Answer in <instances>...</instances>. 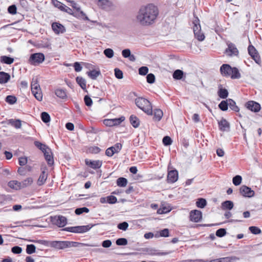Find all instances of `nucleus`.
Listing matches in <instances>:
<instances>
[{
    "instance_id": "09e8293b",
    "label": "nucleus",
    "mask_w": 262,
    "mask_h": 262,
    "mask_svg": "<svg viewBox=\"0 0 262 262\" xmlns=\"http://www.w3.org/2000/svg\"><path fill=\"white\" fill-rule=\"evenodd\" d=\"M249 230L253 234H259L261 233V231L258 227L256 226H250L249 228Z\"/></svg>"
},
{
    "instance_id": "2eb2a0df",
    "label": "nucleus",
    "mask_w": 262,
    "mask_h": 262,
    "mask_svg": "<svg viewBox=\"0 0 262 262\" xmlns=\"http://www.w3.org/2000/svg\"><path fill=\"white\" fill-rule=\"evenodd\" d=\"M144 251L147 254L150 255H166L170 254L171 252H159L158 251L151 248H147L144 250Z\"/></svg>"
},
{
    "instance_id": "393cba45",
    "label": "nucleus",
    "mask_w": 262,
    "mask_h": 262,
    "mask_svg": "<svg viewBox=\"0 0 262 262\" xmlns=\"http://www.w3.org/2000/svg\"><path fill=\"white\" fill-rule=\"evenodd\" d=\"M47 177V174L46 173V172L45 171H42L37 180V185L39 186L42 185L46 182Z\"/></svg>"
},
{
    "instance_id": "423d86ee",
    "label": "nucleus",
    "mask_w": 262,
    "mask_h": 262,
    "mask_svg": "<svg viewBox=\"0 0 262 262\" xmlns=\"http://www.w3.org/2000/svg\"><path fill=\"white\" fill-rule=\"evenodd\" d=\"M45 60V55L41 53L32 54L28 60V62L33 66H37Z\"/></svg>"
},
{
    "instance_id": "473e14b6",
    "label": "nucleus",
    "mask_w": 262,
    "mask_h": 262,
    "mask_svg": "<svg viewBox=\"0 0 262 262\" xmlns=\"http://www.w3.org/2000/svg\"><path fill=\"white\" fill-rule=\"evenodd\" d=\"M34 144L37 148L40 149L43 153H44L45 151H49V149H50L46 145L43 144L38 141H35L34 142Z\"/></svg>"
},
{
    "instance_id": "c85d7f7f",
    "label": "nucleus",
    "mask_w": 262,
    "mask_h": 262,
    "mask_svg": "<svg viewBox=\"0 0 262 262\" xmlns=\"http://www.w3.org/2000/svg\"><path fill=\"white\" fill-rule=\"evenodd\" d=\"M233 203L231 201H226L222 203V208L223 210H231L233 208Z\"/></svg>"
},
{
    "instance_id": "f257e3e1",
    "label": "nucleus",
    "mask_w": 262,
    "mask_h": 262,
    "mask_svg": "<svg viewBox=\"0 0 262 262\" xmlns=\"http://www.w3.org/2000/svg\"><path fill=\"white\" fill-rule=\"evenodd\" d=\"M158 14L157 7L152 4H149L140 8L136 16V20L142 26H149L155 22Z\"/></svg>"
},
{
    "instance_id": "b1692460",
    "label": "nucleus",
    "mask_w": 262,
    "mask_h": 262,
    "mask_svg": "<svg viewBox=\"0 0 262 262\" xmlns=\"http://www.w3.org/2000/svg\"><path fill=\"white\" fill-rule=\"evenodd\" d=\"M112 2L108 0H99L98 6L102 9H107L112 6Z\"/></svg>"
},
{
    "instance_id": "13d9d810",
    "label": "nucleus",
    "mask_w": 262,
    "mask_h": 262,
    "mask_svg": "<svg viewBox=\"0 0 262 262\" xmlns=\"http://www.w3.org/2000/svg\"><path fill=\"white\" fill-rule=\"evenodd\" d=\"M128 227V224L126 222H123L122 223H119L117 226L118 229L123 231L126 230Z\"/></svg>"
},
{
    "instance_id": "6e6552de",
    "label": "nucleus",
    "mask_w": 262,
    "mask_h": 262,
    "mask_svg": "<svg viewBox=\"0 0 262 262\" xmlns=\"http://www.w3.org/2000/svg\"><path fill=\"white\" fill-rule=\"evenodd\" d=\"M228 48L225 50V53L227 56L232 57L237 56L239 52L236 46L232 42H227Z\"/></svg>"
},
{
    "instance_id": "aec40b11",
    "label": "nucleus",
    "mask_w": 262,
    "mask_h": 262,
    "mask_svg": "<svg viewBox=\"0 0 262 262\" xmlns=\"http://www.w3.org/2000/svg\"><path fill=\"white\" fill-rule=\"evenodd\" d=\"M219 90L217 92L218 96L222 99H226L228 96V92L227 89L223 88L222 85L219 84L218 86Z\"/></svg>"
},
{
    "instance_id": "ea45409f",
    "label": "nucleus",
    "mask_w": 262,
    "mask_h": 262,
    "mask_svg": "<svg viewBox=\"0 0 262 262\" xmlns=\"http://www.w3.org/2000/svg\"><path fill=\"white\" fill-rule=\"evenodd\" d=\"M127 184V180L123 177H120L117 180V184L119 187H125Z\"/></svg>"
},
{
    "instance_id": "c756f323",
    "label": "nucleus",
    "mask_w": 262,
    "mask_h": 262,
    "mask_svg": "<svg viewBox=\"0 0 262 262\" xmlns=\"http://www.w3.org/2000/svg\"><path fill=\"white\" fill-rule=\"evenodd\" d=\"M163 115V112L160 109H156L154 111V119L155 121H159Z\"/></svg>"
},
{
    "instance_id": "338daca9",
    "label": "nucleus",
    "mask_w": 262,
    "mask_h": 262,
    "mask_svg": "<svg viewBox=\"0 0 262 262\" xmlns=\"http://www.w3.org/2000/svg\"><path fill=\"white\" fill-rule=\"evenodd\" d=\"M117 199L114 195H110L107 196V203L111 204H115L117 202Z\"/></svg>"
},
{
    "instance_id": "ddd939ff",
    "label": "nucleus",
    "mask_w": 262,
    "mask_h": 262,
    "mask_svg": "<svg viewBox=\"0 0 262 262\" xmlns=\"http://www.w3.org/2000/svg\"><path fill=\"white\" fill-rule=\"evenodd\" d=\"M246 106L248 110L254 112H258L260 110V104L253 101H250L247 102Z\"/></svg>"
},
{
    "instance_id": "8fccbe9b",
    "label": "nucleus",
    "mask_w": 262,
    "mask_h": 262,
    "mask_svg": "<svg viewBox=\"0 0 262 262\" xmlns=\"http://www.w3.org/2000/svg\"><path fill=\"white\" fill-rule=\"evenodd\" d=\"M159 235H158V233L156 234V237H168L169 236V230L168 229H164L159 232Z\"/></svg>"
},
{
    "instance_id": "4468645a",
    "label": "nucleus",
    "mask_w": 262,
    "mask_h": 262,
    "mask_svg": "<svg viewBox=\"0 0 262 262\" xmlns=\"http://www.w3.org/2000/svg\"><path fill=\"white\" fill-rule=\"evenodd\" d=\"M53 222L58 227H63L67 224V220L66 217L59 215L57 217L55 216L53 220Z\"/></svg>"
},
{
    "instance_id": "a19ab883",
    "label": "nucleus",
    "mask_w": 262,
    "mask_h": 262,
    "mask_svg": "<svg viewBox=\"0 0 262 262\" xmlns=\"http://www.w3.org/2000/svg\"><path fill=\"white\" fill-rule=\"evenodd\" d=\"M196 204L197 207L201 208H203L206 206L207 202L205 199L203 198H200L198 200Z\"/></svg>"
},
{
    "instance_id": "79ce46f5",
    "label": "nucleus",
    "mask_w": 262,
    "mask_h": 262,
    "mask_svg": "<svg viewBox=\"0 0 262 262\" xmlns=\"http://www.w3.org/2000/svg\"><path fill=\"white\" fill-rule=\"evenodd\" d=\"M41 118L44 123H47L50 121V116L47 112H43L41 113Z\"/></svg>"
},
{
    "instance_id": "7c9ffc66",
    "label": "nucleus",
    "mask_w": 262,
    "mask_h": 262,
    "mask_svg": "<svg viewBox=\"0 0 262 262\" xmlns=\"http://www.w3.org/2000/svg\"><path fill=\"white\" fill-rule=\"evenodd\" d=\"M33 182V180L32 178L29 177L20 182L21 188H25L29 186H30Z\"/></svg>"
},
{
    "instance_id": "f704fd0d",
    "label": "nucleus",
    "mask_w": 262,
    "mask_h": 262,
    "mask_svg": "<svg viewBox=\"0 0 262 262\" xmlns=\"http://www.w3.org/2000/svg\"><path fill=\"white\" fill-rule=\"evenodd\" d=\"M55 95L59 98L64 99L67 97V93L65 90L58 89L55 91Z\"/></svg>"
},
{
    "instance_id": "9b49d317",
    "label": "nucleus",
    "mask_w": 262,
    "mask_h": 262,
    "mask_svg": "<svg viewBox=\"0 0 262 262\" xmlns=\"http://www.w3.org/2000/svg\"><path fill=\"white\" fill-rule=\"evenodd\" d=\"M178 179V172L177 170L169 171L167 174V181L169 183L176 182Z\"/></svg>"
},
{
    "instance_id": "5701e85b",
    "label": "nucleus",
    "mask_w": 262,
    "mask_h": 262,
    "mask_svg": "<svg viewBox=\"0 0 262 262\" xmlns=\"http://www.w3.org/2000/svg\"><path fill=\"white\" fill-rule=\"evenodd\" d=\"M86 74L90 78L93 80H95L99 75H101V72L99 70H93L87 72Z\"/></svg>"
},
{
    "instance_id": "6ab92c4d",
    "label": "nucleus",
    "mask_w": 262,
    "mask_h": 262,
    "mask_svg": "<svg viewBox=\"0 0 262 262\" xmlns=\"http://www.w3.org/2000/svg\"><path fill=\"white\" fill-rule=\"evenodd\" d=\"M94 225H88L85 226H75V233H83L90 230Z\"/></svg>"
},
{
    "instance_id": "58836bf2",
    "label": "nucleus",
    "mask_w": 262,
    "mask_h": 262,
    "mask_svg": "<svg viewBox=\"0 0 262 262\" xmlns=\"http://www.w3.org/2000/svg\"><path fill=\"white\" fill-rule=\"evenodd\" d=\"M219 107L223 111H226L228 108V99L222 101L219 104Z\"/></svg>"
},
{
    "instance_id": "69168bd1",
    "label": "nucleus",
    "mask_w": 262,
    "mask_h": 262,
    "mask_svg": "<svg viewBox=\"0 0 262 262\" xmlns=\"http://www.w3.org/2000/svg\"><path fill=\"white\" fill-rule=\"evenodd\" d=\"M17 8L15 5L10 6L8 8V11L11 14H15L16 13Z\"/></svg>"
},
{
    "instance_id": "cd10ccee",
    "label": "nucleus",
    "mask_w": 262,
    "mask_h": 262,
    "mask_svg": "<svg viewBox=\"0 0 262 262\" xmlns=\"http://www.w3.org/2000/svg\"><path fill=\"white\" fill-rule=\"evenodd\" d=\"M8 124L17 129L20 128L21 126V122L19 119H9L8 120Z\"/></svg>"
},
{
    "instance_id": "e433bc0d",
    "label": "nucleus",
    "mask_w": 262,
    "mask_h": 262,
    "mask_svg": "<svg viewBox=\"0 0 262 262\" xmlns=\"http://www.w3.org/2000/svg\"><path fill=\"white\" fill-rule=\"evenodd\" d=\"M77 83L83 90L86 89V81L82 77H77L76 79Z\"/></svg>"
},
{
    "instance_id": "052dcab7",
    "label": "nucleus",
    "mask_w": 262,
    "mask_h": 262,
    "mask_svg": "<svg viewBox=\"0 0 262 262\" xmlns=\"http://www.w3.org/2000/svg\"><path fill=\"white\" fill-rule=\"evenodd\" d=\"M115 75L117 79H122L123 77V74L121 70L118 68L115 69Z\"/></svg>"
},
{
    "instance_id": "bb28decb",
    "label": "nucleus",
    "mask_w": 262,
    "mask_h": 262,
    "mask_svg": "<svg viewBox=\"0 0 262 262\" xmlns=\"http://www.w3.org/2000/svg\"><path fill=\"white\" fill-rule=\"evenodd\" d=\"M129 121L130 124L135 128L138 127L140 125L139 119L135 115H131L129 117Z\"/></svg>"
},
{
    "instance_id": "3c124183",
    "label": "nucleus",
    "mask_w": 262,
    "mask_h": 262,
    "mask_svg": "<svg viewBox=\"0 0 262 262\" xmlns=\"http://www.w3.org/2000/svg\"><path fill=\"white\" fill-rule=\"evenodd\" d=\"M103 53L106 57L108 58H111L114 56V52L111 49L108 48L105 49L103 51Z\"/></svg>"
},
{
    "instance_id": "f03ea898",
    "label": "nucleus",
    "mask_w": 262,
    "mask_h": 262,
    "mask_svg": "<svg viewBox=\"0 0 262 262\" xmlns=\"http://www.w3.org/2000/svg\"><path fill=\"white\" fill-rule=\"evenodd\" d=\"M49 246L57 250L80 247H96L97 245L69 241H54L49 242Z\"/></svg>"
},
{
    "instance_id": "f8f14e48",
    "label": "nucleus",
    "mask_w": 262,
    "mask_h": 262,
    "mask_svg": "<svg viewBox=\"0 0 262 262\" xmlns=\"http://www.w3.org/2000/svg\"><path fill=\"white\" fill-rule=\"evenodd\" d=\"M233 68L227 64H223L220 68L221 74L224 76H230L233 72Z\"/></svg>"
},
{
    "instance_id": "a878e982",
    "label": "nucleus",
    "mask_w": 262,
    "mask_h": 262,
    "mask_svg": "<svg viewBox=\"0 0 262 262\" xmlns=\"http://www.w3.org/2000/svg\"><path fill=\"white\" fill-rule=\"evenodd\" d=\"M10 79V76L8 73L4 72H0V83H5Z\"/></svg>"
},
{
    "instance_id": "4be33fe9",
    "label": "nucleus",
    "mask_w": 262,
    "mask_h": 262,
    "mask_svg": "<svg viewBox=\"0 0 262 262\" xmlns=\"http://www.w3.org/2000/svg\"><path fill=\"white\" fill-rule=\"evenodd\" d=\"M86 164L93 169L100 168L102 166V162L99 160L90 161V162L86 161Z\"/></svg>"
},
{
    "instance_id": "20e7f679",
    "label": "nucleus",
    "mask_w": 262,
    "mask_h": 262,
    "mask_svg": "<svg viewBox=\"0 0 262 262\" xmlns=\"http://www.w3.org/2000/svg\"><path fill=\"white\" fill-rule=\"evenodd\" d=\"M31 91L35 98L38 101L42 99V94L38 79L36 77L33 78L31 82Z\"/></svg>"
},
{
    "instance_id": "1a4fd4ad",
    "label": "nucleus",
    "mask_w": 262,
    "mask_h": 262,
    "mask_svg": "<svg viewBox=\"0 0 262 262\" xmlns=\"http://www.w3.org/2000/svg\"><path fill=\"white\" fill-rule=\"evenodd\" d=\"M239 192L243 196L248 198L253 196L255 193L251 188L245 185H243L240 187Z\"/></svg>"
},
{
    "instance_id": "9d476101",
    "label": "nucleus",
    "mask_w": 262,
    "mask_h": 262,
    "mask_svg": "<svg viewBox=\"0 0 262 262\" xmlns=\"http://www.w3.org/2000/svg\"><path fill=\"white\" fill-rule=\"evenodd\" d=\"M189 217L191 221L198 223L202 218V212L198 210H192L190 212Z\"/></svg>"
},
{
    "instance_id": "f3484780",
    "label": "nucleus",
    "mask_w": 262,
    "mask_h": 262,
    "mask_svg": "<svg viewBox=\"0 0 262 262\" xmlns=\"http://www.w3.org/2000/svg\"><path fill=\"white\" fill-rule=\"evenodd\" d=\"M52 28L57 34L63 33L66 31L64 27L58 23H53L52 24Z\"/></svg>"
},
{
    "instance_id": "603ef678",
    "label": "nucleus",
    "mask_w": 262,
    "mask_h": 262,
    "mask_svg": "<svg viewBox=\"0 0 262 262\" xmlns=\"http://www.w3.org/2000/svg\"><path fill=\"white\" fill-rule=\"evenodd\" d=\"M16 98L12 95H8L6 98V101L10 104H13L16 102Z\"/></svg>"
},
{
    "instance_id": "a18cd8bd",
    "label": "nucleus",
    "mask_w": 262,
    "mask_h": 262,
    "mask_svg": "<svg viewBox=\"0 0 262 262\" xmlns=\"http://www.w3.org/2000/svg\"><path fill=\"white\" fill-rule=\"evenodd\" d=\"M238 259V258L236 256H231V257H225L220 258V262H231L232 260H236Z\"/></svg>"
},
{
    "instance_id": "e2e57ef3",
    "label": "nucleus",
    "mask_w": 262,
    "mask_h": 262,
    "mask_svg": "<svg viewBox=\"0 0 262 262\" xmlns=\"http://www.w3.org/2000/svg\"><path fill=\"white\" fill-rule=\"evenodd\" d=\"M84 101L85 104L88 106H91L92 105L93 101L92 99L88 95L84 96Z\"/></svg>"
},
{
    "instance_id": "bf43d9fd",
    "label": "nucleus",
    "mask_w": 262,
    "mask_h": 262,
    "mask_svg": "<svg viewBox=\"0 0 262 262\" xmlns=\"http://www.w3.org/2000/svg\"><path fill=\"white\" fill-rule=\"evenodd\" d=\"M163 143L165 146H168L171 144L172 140L169 136H165L162 140Z\"/></svg>"
},
{
    "instance_id": "c03bdc74",
    "label": "nucleus",
    "mask_w": 262,
    "mask_h": 262,
    "mask_svg": "<svg viewBox=\"0 0 262 262\" xmlns=\"http://www.w3.org/2000/svg\"><path fill=\"white\" fill-rule=\"evenodd\" d=\"M233 72L231 75V78L232 79H239L241 77V74L239 71L236 68H233Z\"/></svg>"
},
{
    "instance_id": "39448f33",
    "label": "nucleus",
    "mask_w": 262,
    "mask_h": 262,
    "mask_svg": "<svg viewBox=\"0 0 262 262\" xmlns=\"http://www.w3.org/2000/svg\"><path fill=\"white\" fill-rule=\"evenodd\" d=\"M193 30L195 37L199 41H203L205 39V35L201 32V28L200 20L198 17H195L193 21Z\"/></svg>"
},
{
    "instance_id": "0e129e2a",
    "label": "nucleus",
    "mask_w": 262,
    "mask_h": 262,
    "mask_svg": "<svg viewBox=\"0 0 262 262\" xmlns=\"http://www.w3.org/2000/svg\"><path fill=\"white\" fill-rule=\"evenodd\" d=\"M148 72V69L147 67H142L139 69V74L141 75H145Z\"/></svg>"
},
{
    "instance_id": "2f4dec72",
    "label": "nucleus",
    "mask_w": 262,
    "mask_h": 262,
    "mask_svg": "<svg viewBox=\"0 0 262 262\" xmlns=\"http://www.w3.org/2000/svg\"><path fill=\"white\" fill-rule=\"evenodd\" d=\"M8 186L16 190L21 189L20 182L17 181H11L8 183Z\"/></svg>"
},
{
    "instance_id": "412c9836",
    "label": "nucleus",
    "mask_w": 262,
    "mask_h": 262,
    "mask_svg": "<svg viewBox=\"0 0 262 262\" xmlns=\"http://www.w3.org/2000/svg\"><path fill=\"white\" fill-rule=\"evenodd\" d=\"M45 158L48 162V165L52 166L54 164V160L52 155L51 150L50 149L49 151H45L43 153Z\"/></svg>"
},
{
    "instance_id": "680f3d73",
    "label": "nucleus",
    "mask_w": 262,
    "mask_h": 262,
    "mask_svg": "<svg viewBox=\"0 0 262 262\" xmlns=\"http://www.w3.org/2000/svg\"><path fill=\"white\" fill-rule=\"evenodd\" d=\"M146 80L148 83H153L155 80V76L152 73L148 74L146 76Z\"/></svg>"
},
{
    "instance_id": "c9c22d12",
    "label": "nucleus",
    "mask_w": 262,
    "mask_h": 262,
    "mask_svg": "<svg viewBox=\"0 0 262 262\" xmlns=\"http://www.w3.org/2000/svg\"><path fill=\"white\" fill-rule=\"evenodd\" d=\"M1 62L7 64H11L14 61V59L12 57L7 56H2L1 57Z\"/></svg>"
},
{
    "instance_id": "de8ad7c7",
    "label": "nucleus",
    "mask_w": 262,
    "mask_h": 262,
    "mask_svg": "<svg viewBox=\"0 0 262 262\" xmlns=\"http://www.w3.org/2000/svg\"><path fill=\"white\" fill-rule=\"evenodd\" d=\"M242 181V178L239 175H236L232 179V182L235 186H238L241 184Z\"/></svg>"
},
{
    "instance_id": "4d7b16f0",
    "label": "nucleus",
    "mask_w": 262,
    "mask_h": 262,
    "mask_svg": "<svg viewBox=\"0 0 262 262\" xmlns=\"http://www.w3.org/2000/svg\"><path fill=\"white\" fill-rule=\"evenodd\" d=\"M226 230L224 228H220L216 230L215 235L216 236L222 237L226 234Z\"/></svg>"
},
{
    "instance_id": "7ed1b4c3",
    "label": "nucleus",
    "mask_w": 262,
    "mask_h": 262,
    "mask_svg": "<svg viewBox=\"0 0 262 262\" xmlns=\"http://www.w3.org/2000/svg\"><path fill=\"white\" fill-rule=\"evenodd\" d=\"M135 103L138 107L147 115H152V110L150 102L146 99L138 97L135 99Z\"/></svg>"
},
{
    "instance_id": "774afa93",
    "label": "nucleus",
    "mask_w": 262,
    "mask_h": 262,
    "mask_svg": "<svg viewBox=\"0 0 262 262\" xmlns=\"http://www.w3.org/2000/svg\"><path fill=\"white\" fill-rule=\"evenodd\" d=\"M11 251L14 254H20L22 252V248L20 247L16 246L12 248Z\"/></svg>"
},
{
    "instance_id": "4c0bfd02",
    "label": "nucleus",
    "mask_w": 262,
    "mask_h": 262,
    "mask_svg": "<svg viewBox=\"0 0 262 262\" xmlns=\"http://www.w3.org/2000/svg\"><path fill=\"white\" fill-rule=\"evenodd\" d=\"M184 73L181 70H176L173 73V78L175 79L180 80L183 78Z\"/></svg>"
},
{
    "instance_id": "72a5a7b5",
    "label": "nucleus",
    "mask_w": 262,
    "mask_h": 262,
    "mask_svg": "<svg viewBox=\"0 0 262 262\" xmlns=\"http://www.w3.org/2000/svg\"><path fill=\"white\" fill-rule=\"evenodd\" d=\"M228 106L233 111L237 112L239 108L236 105L235 102L231 99H228Z\"/></svg>"
},
{
    "instance_id": "dca6fc26",
    "label": "nucleus",
    "mask_w": 262,
    "mask_h": 262,
    "mask_svg": "<svg viewBox=\"0 0 262 262\" xmlns=\"http://www.w3.org/2000/svg\"><path fill=\"white\" fill-rule=\"evenodd\" d=\"M72 7L76 10L75 12V15L77 16L78 17H81V18L84 20H89V18L86 16L85 14L80 10V7L78 6L76 3H73Z\"/></svg>"
},
{
    "instance_id": "37998d69",
    "label": "nucleus",
    "mask_w": 262,
    "mask_h": 262,
    "mask_svg": "<svg viewBox=\"0 0 262 262\" xmlns=\"http://www.w3.org/2000/svg\"><path fill=\"white\" fill-rule=\"evenodd\" d=\"M36 247L34 245H27L26 246V252L28 254H31L35 252Z\"/></svg>"
},
{
    "instance_id": "5fc2aeb1",
    "label": "nucleus",
    "mask_w": 262,
    "mask_h": 262,
    "mask_svg": "<svg viewBox=\"0 0 262 262\" xmlns=\"http://www.w3.org/2000/svg\"><path fill=\"white\" fill-rule=\"evenodd\" d=\"M110 148L112 149L113 152L114 151V154L118 153L122 148V144L121 143H117L115 144L114 146L110 147Z\"/></svg>"
},
{
    "instance_id": "6e6d98bb",
    "label": "nucleus",
    "mask_w": 262,
    "mask_h": 262,
    "mask_svg": "<svg viewBox=\"0 0 262 262\" xmlns=\"http://www.w3.org/2000/svg\"><path fill=\"white\" fill-rule=\"evenodd\" d=\"M116 244L118 246H125L127 244V240L125 238H119L116 240Z\"/></svg>"
},
{
    "instance_id": "864d4df0",
    "label": "nucleus",
    "mask_w": 262,
    "mask_h": 262,
    "mask_svg": "<svg viewBox=\"0 0 262 262\" xmlns=\"http://www.w3.org/2000/svg\"><path fill=\"white\" fill-rule=\"evenodd\" d=\"M54 5L59 8L60 10L63 11V9L66 7V6L57 0L53 1Z\"/></svg>"
},
{
    "instance_id": "0eeeda50",
    "label": "nucleus",
    "mask_w": 262,
    "mask_h": 262,
    "mask_svg": "<svg viewBox=\"0 0 262 262\" xmlns=\"http://www.w3.org/2000/svg\"><path fill=\"white\" fill-rule=\"evenodd\" d=\"M248 51L249 54L251 56L255 62L258 64L260 65L261 63L260 58L257 51L255 48V47L252 45H249L248 48Z\"/></svg>"
},
{
    "instance_id": "a211bd4d",
    "label": "nucleus",
    "mask_w": 262,
    "mask_h": 262,
    "mask_svg": "<svg viewBox=\"0 0 262 262\" xmlns=\"http://www.w3.org/2000/svg\"><path fill=\"white\" fill-rule=\"evenodd\" d=\"M219 127L222 132L229 131L230 129V123L224 118H222L219 122Z\"/></svg>"
},
{
    "instance_id": "49530a36",
    "label": "nucleus",
    "mask_w": 262,
    "mask_h": 262,
    "mask_svg": "<svg viewBox=\"0 0 262 262\" xmlns=\"http://www.w3.org/2000/svg\"><path fill=\"white\" fill-rule=\"evenodd\" d=\"M89 212V209L85 207L78 208L75 209V213L77 215H80L83 212L88 213Z\"/></svg>"
}]
</instances>
